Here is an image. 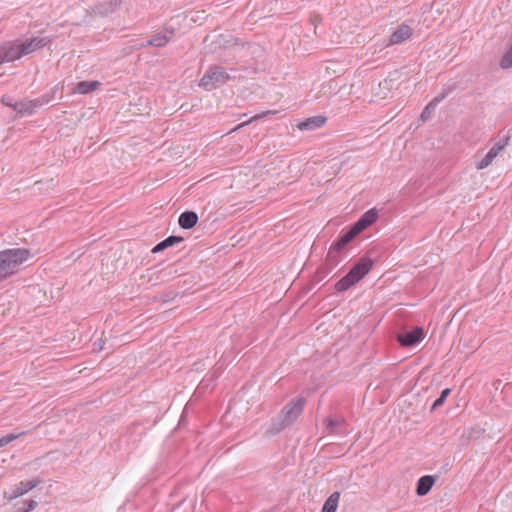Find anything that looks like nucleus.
Segmentation results:
<instances>
[{"instance_id":"1","label":"nucleus","mask_w":512,"mask_h":512,"mask_svg":"<svg viewBox=\"0 0 512 512\" xmlns=\"http://www.w3.org/2000/svg\"><path fill=\"white\" fill-rule=\"evenodd\" d=\"M30 251L25 248H13L0 252V282L19 271L20 266L28 260Z\"/></svg>"},{"instance_id":"2","label":"nucleus","mask_w":512,"mask_h":512,"mask_svg":"<svg viewBox=\"0 0 512 512\" xmlns=\"http://www.w3.org/2000/svg\"><path fill=\"white\" fill-rule=\"evenodd\" d=\"M305 400L297 398L287 404L277 418L272 422L271 433L276 434L282 431L285 427L291 425L300 416Z\"/></svg>"},{"instance_id":"3","label":"nucleus","mask_w":512,"mask_h":512,"mask_svg":"<svg viewBox=\"0 0 512 512\" xmlns=\"http://www.w3.org/2000/svg\"><path fill=\"white\" fill-rule=\"evenodd\" d=\"M373 261L369 258H362L350 271L336 284L339 292L349 289L352 285L360 281L372 268Z\"/></svg>"},{"instance_id":"4","label":"nucleus","mask_w":512,"mask_h":512,"mask_svg":"<svg viewBox=\"0 0 512 512\" xmlns=\"http://www.w3.org/2000/svg\"><path fill=\"white\" fill-rule=\"evenodd\" d=\"M228 73L220 67H211L199 81V86L206 90H212L226 83Z\"/></svg>"},{"instance_id":"5","label":"nucleus","mask_w":512,"mask_h":512,"mask_svg":"<svg viewBox=\"0 0 512 512\" xmlns=\"http://www.w3.org/2000/svg\"><path fill=\"white\" fill-rule=\"evenodd\" d=\"M510 140L509 135L499 138L495 144L490 148L488 153L477 163V169H485L492 164L494 159L501 154L504 148L508 145Z\"/></svg>"},{"instance_id":"6","label":"nucleus","mask_w":512,"mask_h":512,"mask_svg":"<svg viewBox=\"0 0 512 512\" xmlns=\"http://www.w3.org/2000/svg\"><path fill=\"white\" fill-rule=\"evenodd\" d=\"M41 483L40 479H32L27 481H21L19 484L14 486L10 492H4L3 496L7 501H12L24 494L28 493Z\"/></svg>"},{"instance_id":"7","label":"nucleus","mask_w":512,"mask_h":512,"mask_svg":"<svg viewBox=\"0 0 512 512\" xmlns=\"http://www.w3.org/2000/svg\"><path fill=\"white\" fill-rule=\"evenodd\" d=\"M18 42L19 45L21 46L20 49L23 56H26L35 52L36 50L43 48L48 44L49 41L46 38L34 37L31 39Z\"/></svg>"},{"instance_id":"8","label":"nucleus","mask_w":512,"mask_h":512,"mask_svg":"<svg viewBox=\"0 0 512 512\" xmlns=\"http://www.w3.org/2000/svg\"><path fill=\"white\" fill-rule=\"evenodd\" d=\"M397 338L402 346H412L424 338V331L421 327H415L411 331L398 335Z\"/></svg>"},{"instance_id":"9","label":"nucleus","mask_w":512,"mask_h":512,"mask_svg":"<svg viewBox=\"0 0 512 512\" xmlns=\"http://www.w3.org/2000/svg\"><path fill=\"white\" fill-rule=\"evenodd\" d=\"M377 217V211L375 209H370L361 216V218L352 226V228L357 234H359L368 226L373 224L376 221Z\"/></svg>"},{"instance_id":"10","label":"nucleus","mask_w":512,"mask_h":512,"mask_svg":"<svg viewBox=\"0 0 512 512\" xmlns=\"http://www.w3.org/2000/svg\"><path fill=\"white\" fill-rule=\"evenodd\" d=\"M20 47L18 41L7 44L4 48L3 56L0 57V62L14 61L23 57Z\"/></svg>"},{"instance_id":"11","label":"nucleus","mask_w":512,"mask_h":512,"mask_svg":"<svg viewBox=\"0 0 512 512\" xmlns=\"http://www.w3.org/2000/svg\"><path fill=\"white\" fill-rule=\"evenodd\" d=\"M412 36V29L406 24L400 25L390 36L391 44H400Z\"/></svg>"},{"instance_id":"12","label":"nucleus","mask_w":512,"mask_h":512,"mask_svg":"<svg viewBox=\"0 0 512 512\" xmlns=\"http://www.w3.org/2000/svg\"><path fill=\"white\" fill-rule=\"evenodd\" d=\"M198 222V215L194 211L183 212L178 219V223L183 229H191Z\"/></svg>"},{"instance_id":"13","label":"nucleus","mask_w":512,"mask_h":512,"mask_svg":"<svg viewBox=\"0 0 512 512\" xmlns=\"http://www.w3.org/2000/svg\"><path fill=\"white\" fill-rule=\"evenodd\" d=\"M445 95H441L438 97H435L433 100H431L424 110L422 111L420 115V119L423 123L427 122L429 119H431L432 115L434 114L438 104L444 99Z\"/></svg>"},{"instance_id":"14","label":"nucleus","mask_w":512,"mask_h":512,"mask_svg":"<svg viewBox=\"0 0 512 512\" xmlns=\"http://www.w3.org/2000/svg\"><path fill=\"white\" fill-rule=\"evenodd\" d=\"M435 483L433 476L425 475L422 476L417 483L416 493L418 496L426 495Z\"/></svg>"},{"instance_id":"15","label":"nucleus","mask_w":512,"mask_h":512,"mask_svg":"<svg viewBox=\"0 0 512 512\" xmlns=\"http://www.w3.org/2000/svg\"><path fill=\"white\" fill-rule=\"evenodd\" d=\"M357 235L358 234L354 231V229L351 228L331 246L330 253H332L333 251H340Z\"/></svg>"},{"instance_id":"16","label":"nucleus","mask_w":512,"mask_h":512,"mask_svg":"<svg viewBox=\"0 0 512 512\" xmlns=\"http://www.w3.org/2000/svg\"><path fill=\"white\" fill-rule=\"evenodd\" d=\"M327 118L322 115L310 117L298 125V128H318L326 125Z\"/></svg>"},{"instance_id":"17","label":"nucleus","mask_w":512,"mask_h":512,"mask_svg":"<svg viewBox=\"0 0 512 512\" xmlns=\"http://www.w3.org/2000/svg\"><path fill=\"white\" fill-rule=\"evenodd\" d=\"M99 86L100 82L98 81H81L76 85L74 91L79 94H87L97 90Z\"/></svg>"},{"instance_id":"18","label":"nucleus","mask_w":512,"mask_h":512,"mask_svg":"<svg viewBox=\"0 0 512 512\" xmlns=\"http://www.w3.org/2000/svg\"><path fill=\"white\" fill-rule=\"evenodd\" d=\"M340 499L339 492H333L324 502L322 512H336Z\"/></svg>"},{"instance_id":"19","label":"nucleus","mask_w":512,"mask_h":512,"mask_svg":"<svg viewBox=\"0 0 512 512\" xmlns=\"http://www.w3.org/2000/svg\"><path fill=\"white\" fill-rule=\"evenodd\" d=\"M181 241H183V238L180 237V236H169L168 238H166L165 240L161 241L160 243H158L153 249H152V252L153 253H158L160 251H163L165 250L166 248L168 247H171L177 243H180Z\"/></svg>"},{"instance_id":"20","label":"nucleus","mask_w":512,"mask_h":512,"mask_svg":"<svg viewBox=\"0 0 512 512\" xmlns=\"http://www.w3.org/2000/svg\"><path fill=\"white\" fill-rule=\"evenodd\" d=\"M326 424L327 429L331 433H340V427L344 424L343 418L328 419Z\"/></svg>"},{"instance_id":"21","label":"nucleus","mask_w":512,"mask_h":512,"mask_svg":"<svg viewBox=\"0 0 512 512\" xmlns=\"http://www.w3.org/2000/svg\"><path fill=\"white\" fill-rule=\"evenodd\" d=\"M271 112H264L262 114H257V115H254L252 117H250L249 119L247 120H243L242 122H240L235 128H238V129H241L243 128L244 126H247L249 124H253L255 123L256 121H258L259 119L263 118V117H266L268 115H270Z\"/></svg>"},{"instance_id":"22","label":"nucleus","mask_w":512,"mask_h":512,"mask_svg":"<svg viewBox=\"0 0 512 512\" xmlns=\"http://www.w3.org/2000/svg\"><path fill=\"white\" fill-rule=\"evenodd\" d=\"M451 393V390L449 388H446L444 389L440 396L434 401L432 407H431V410H435L437 409L438 407H440L441 405H443L445 399L447 398V396Z\"/></svg>"},{"instance_id":"23","label":"nucleus","mask_w":512,"mask_h":512,"mask_svg":"<svg viewBox=\"0 0 512 512\" xmlns=\"http://www.w3.org/2000/svg\"><path fill=\"white\" fill-rule=\"evenodd\" d=\"M168 42H169V39L166 36L162 35V36H157V37L152 38L151 40H149L148 44L151 46L163 47Z\"/></svg>"},{"instance_id":"24","label":"nucleus","mask_w":512,"mask_h":512,"mask_svg":"<svg viewBox=\"0 0 512 512\" xmlns=\"http://www.w3.org/2000/svg\"><path fill=\"white\" fill-rule=\"evenodd\" d=\"M38 503L35 500H26L23 502V507L17 508L16 512H30L37 507Z\"/></svg>"},{"instance_id":"25","label":"nucleus","mask_w":512,"mask_h":512,"mask_svg":"<svg viewBox=\"0 0 512 512\" xmlns=\"http://www.w3.org/2000/svg\"><path fill=\"white\" fill-rule=\"evenodd\" d=\"M24 434H25L24 432L18 433V434L11 433V434L1 437L0 438V448L8 445L13 440L19 438L21 435H24Z\"/></svg>"},{"instance_id":"26","label":"nucleus","mask_w":512,"mask_h":512,"mask_svg":"<svg viewBox=\"0 0 512 512\" xmlns=\"http://www.w3.org/2000/svg\"><path fill=\"white\" fill-rule=\"evenodd\" d=\"M33 108V104L31 102H21L15 105V110L19 113H31Z\"/></svg>"},{"instance_id":"27","label":"nucleus","mask_w":512,"mask_h":512,"mask_svg":"<svg viewBox=\"0 0 512 512\" xmlns=\"http://www.w3.org/2000/svg\"><path fill=\"white\" fill-rule=\"evenodd\" d=\"M104 347H105V341L102 338H100L97 342L94 343L93 351L100 352L104 349Z\"/></svg>"}]
</instances>
